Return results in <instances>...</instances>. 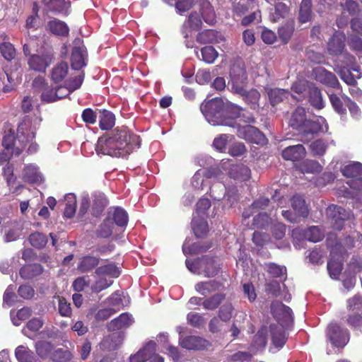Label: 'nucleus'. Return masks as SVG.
Here are the masks:
<instances>
[{"label":"nucleus","mask_w":362,"mask_h":362,"mask_svg":"<svg viewBox=\"0 0 362 362\" xmlns=\"http://www.w3.org/2000/svg\"><path fill=\"white\" fill-rule=\"evenodd\" d=\"M41 118L25 115L18 124L16 132L10 122L4 124L2 145L11 155L18 156L28 147L27 153H35L40 149V145L35 141L37 129L40 127Z\"/></svg>","instance_id":"obj_1"},{"label":"nucleus","mask_w":362,"mask_h":362,"mask_svg":"<svg viewBox=\"0 0 362 362\" xmlns=\"http://www.w3.org/2000/svg\"><path fill=\"white\" fill-rule=\"evenodd\" d=\"M139 146V136L131 132L127 127H121L99 137L95 150L98 153L103 155L124 157Z\"/></svg>","instance_id":"obj_2"},{"label":"nucleus","mask_w":362,"mask_h":362,"mask_svg":"<svg viewBox=\"0 0 362 362\" xmlns=\"http://www.w3.org/2000/svg\"><path fill=\"white\" fill-rule=\"evenodd\" d=\"M200 110L208 122L213 125H223V100L212 98L202 103Z\"/></svg>","instance_id":"obj_3"},{"label":"nucleus","mask_w":362,"mask_h":362,"mask_svg":"<svg viewBox=\"0 0 362 362\" xmlns=\"http://www.w3.org/2000/svg\"><path fill=\"white\" fill-rule=\"evenodd\" d=\"M230 81L232 83V89L235 93H245V86L247 84V71L244 65L240 64H234L230 71Z\"/></svg>","instance_id":"obj_4"},{"label":"nucleus","mask_w":362,"mask_h":362,"mask_svg":"<svg viewBox=\"0 0 362 362\" xmlns=\"http://www.w3.org/2000/svg\"><path fill=\"white\" fill-rule=\"evenodd\" d=\"M327 336L334 346L344 347L347 344L350 334L346 329H343L336 322H332L327 327Z\"/></svg>","instance_id":"obj_5"},{"label":"nucleus","mask_w":362,"mask_h":362,"mask_svg":"<svg viewBox=\"0 0 362 362\" xmlns=\"http://www.w3.org/2000/svg\"><path fill=\"white\" fill-rule=\"evenodd\" d=\"M312 75L317 81L324 84V86L332 87L340 91L342 90V86L336 75L323 68V66H316L313 69Z\"/></svg>","instance_id":"obj_6"},{"label":"nucleus","mask_w":362,"mask_h":362,"mask_svg":"<svg viewBox=\"0 0 362 362\" xmlns=\"http://www.w3.org/2000/svg\"><path fill=\"white\" fill-rule=\"evenodd\" d=\"M327 214L332 221V228L336 230L343 229L345 220L351 218V211L337 204L329 206Z\"/></svg>","instance_id":"obj_7"},{"label":"nucleus","mask_w":362,"mask_h":362,"mask_svg":"<svg viewBox=\"0 0 362 362\" xmlns=\"http://www.w3.org/2000/svg\"><path fill=\"white\" fill-rule=\"evenodd\" d=\"M238 136L250 143L262 144L266 143L267 137L257 127L253 125L247 124L245 127L238 128Z\"/></svg>","instance_id":"obj_8"},{"label":"nucleus","mask_w":362,"mask_h":362,"mask_svg":"<svg viewBox=\"0 0 362 362\" xmlns=\"http://www.w3.org/2000/svg\"><path fill=\"white\" fill-rule=\"evenodd\" d=\"M271 313L274 317L283 323H289L293 320L292 309L282 302L272 303Z\"/></svg>","instance_id":"obj_9"},{"label":"nucleus","mask_w":362,"mask_h":362,"mask_svg":"<svg viewBox=\"0 0 362 362\" xmlns=\"http://www.w3.org/2000/svg\"><path fill=\"white\" fill-rule=\"evenodd\" d=\"M243 110L238 105H233V103L223 100L222 106V117L223 122L222 125L233 126V120L235 118L240 117Z\"/></svg>","instance_id":"obj_10"},{"label":"nucleus","mask_w":362,"mask_h":362,"mask_svg":"<svg viewBox=\"0 0 362 362\" xmlns=\"http://www.w3.org/2000/svg\"><path fill=\"white\" fill-rule=\"evenodd\" d=\"M54 59L52 54H42L37 55L34 54L31 55L28 59V65L30 69L36 71H45L47 67L50 66Z\"/></svg>","instance_id":"obj_11"},{"label":"nucleus","mask_w":362,"mask_h":362,"mask_svg":"<svg viewBox=\"0 0 362 362\" xmlns=\"http://www.w3.org/2000/svg\"><path fill=\"white\" fill-rule=\"evenodd\" d=\"M306 117V110L304 107H298L292 112L289 121V125L293 129L297 130L300 134L301 138L303 136V130L305 127V121Z\"/></svg>","instance_id":"obj_12"},{"label":"nucleus","mask_w":362,"mask_h":362,"mask_svg":"<svg viewBox=\"0 0 362 362\" xmlns=\"http://www.w3.org/2000/svg\"><path fill=\"white\" fill-rule=\"evenodd\" d=\"M180 345L186 349L203 350L209 345V341L197 336H187L180 339Z\"/></svg>","instance_id":"obj_13"},{"label":"nucleus","mask_w":362,"mask_h":362,"mask_svg":"<svg viewBox=\"0 0 362 362\" xmlns=\"http://www.w3.org/2000/svg\"><path fill=\"white\" fill-rule=\"evenodd\" d=\"M221 267L215 257L204 255L201 257V271L206 276H214L218 274Z\"/></svg>","instance_id":"obj_14"},{"label":"nucleus","mask_w":362,"mask_h":362,"mask_svg":"<svg viewBox=\"0 0 362 362\" xmlns=\"http://www.w3.org/2000/svg\"><path fill=\"white\" fill-rule=\"evenodd\" d=\"M87 50L83 47L74 46L71 56V66L74 69H81L86 66Z\"/></svg>","instance_id":"obj_15"},{"label":"nucleus","mask_w":362,"mask_h":362,"mask_svg":"<svg viewBox=\"0 0 362 362\" xmlns=\"http://www.w3.org/2000/svg\"><path fill=\"white\" fill-rule=\"evenodd\" d=\"M108 216L111 221L119 227H126L129 221V214L121 206H112L108 209Z\"/></svg>","instance_id":"obj_16"},{"label":"nucleus","mask_w":362,"mask_h":362,"mask_svg":"<svg viewBox=\"0 0 362 362\" xmlns=\"http://www.w3.org/2000/svg\"><path fill=\"white\" fill-rule=\"evenodd\" d=\"M306 155V150L303 144L291 145L286 147L281 152L283 159L288 160H300Z\"/></svg>","instance_id":"obj_17"},{"label":"nucleus","mask_w":362,"mask_h":362,"mask_svg":"<svg viewBox=\"0 0 362 362\" xmlns=\"http://www.w3.org/2000/svg\"><path fill=\"white\" fill-rule=\"evenodd\" d=\"M269 331L274 346L278 348L283 347L287 340L283 325L272 324L269 325Z\"/></svg>","instance_id":"obj_18"},{"label":"nucleus","mask_w":362,"mask_h":362,"mask_svg":"<svg viewBox=\"0 0 362 362\" xmlns=\"http://www.w3.org/2000/svg\"><path fill=\"white\" fill-rule=\"evenodd\" d=\"M47 11L67 14L71 6L69 0H40Z\"/></svg>","instance_id":"obj_19"},{"label":"nucleus","mask_w":362,"mask_h":362,"mask_svg":"<svg viewBox=\"0 0 362 362\" xmlns=\"http://www.w3.org/2000/svg\"><path fill=\"white\" fill-rule=\"evenodd\" d=\"M296 233H298L302 238L311 242L320 241V240H322L325 237L324 233L321 231L319 226H312L299 231L293 230V234Z\"/></svg>","instance_id":"obj_20"},{"label":"nucleus","mask_w":362,"mask_h":362,"mask_svg":"<svg viewBox=\"0 0 362 362\" xmlns=\"http://www.w3.org/2000/svg\"><path fill=\"white\" fill-rule=\"evenodd\" d=\"M100 264V258L93 255H85L79 259L77 269L81 273H88L93 269L98 268Z\"/></svg>","instance_id":"obj_21"},{"label":"nucleus","mask_w":362,"mask_h":362,"mask_svg":"<svg viewBox=\"0 0 362 362\" xmlns=\"http://www.w3.org/2000/svg\"><path fill=\"white\" fill-rule=\"evenodd\" d=\"M322 129V127L319 122L308 119L305 117L303 138L300 140L304 143L309 142V141L313 139L315 134L320 132Z\"/></svg>","instance_id":"obj_22"},{"label":"nucleus","mask_w":362,"mask_h":362,"mask_svg":"<svg viewBox=\"0 0 362 362\" xmlns=\"http://www.w3.org/2000/svg\"><path fill=\"white\" fill-rule=\"evenodd\" d=\"M132 323V315L128 313H123L119 317L112 320L107 324V329L110 332L122 329V328L129 327Z\"/></svg>","instance_id":"obj_23"},{"label":"nucleus","mask_w":362,"mask_h":362,"mask_svg":"<svg viewBox=\"0 0 362 362\" xmlns=\"http://www.w3.org/2000/svg\"><path fill=\"white\" fill-rule=\"evenodd\" d=\"M221 286V284L218 281L209 280L197 283L195 289L201 295L206 296L211 295V293L219 291Z\"/></svg>","instance_id":"obj_24"},{"label":"nucleus","mask_w":362,"mask_h":362,"mask_svg":"<svg viewBox=\"0 0 362 362\" xmlns=\"http://www.w3.org/2000/svg\"><path fill=\"white\" fill-rule=\"evenodd\" d=\"M47 28L52 34L56 36L67 37L69 35V28L66 22L53 19L47 23Z\"/></svg>","instance_id":"obj_25"},{"label":"nucleus","mask_w":362,"mask_h":362,"mask_svg":"<svg viewBox=\"0 0 362 362\" xmlns=\"http://www.w3.org/2000/svg\"><path fill=\"white\" fill-rule=\"evenodd\" d=\"M223 40V35L214 29H207L202 32H199L197 35V42L200 44H213V42H218Z\"/></svg>","instance_id":"obj_26"},{"label":"nucleus","mask_w":362,"mask_h":362,"mask_svg":"<svg viewBox=\"0 0 362 362\" xmlns=\"http://www.w3.org/2000/svg\"><path fill=\"white\" fill-rule=\"evenodd\" d=\"M122 342V339L120 334H109L102 339L100 343V348L102 350H106L107 351H111V350L117 349Z\"/></svg>","instance_id":"obj_27"},{"label":"nucleus","mask_w":362,"mask_h":362,"mask_svg":"<svg viewBox=\"0 0 362 362\" xmlns=\"http://www.w3.org/2000/svg\"><path fill=\"white\" fill-rule=\"evenodd\" d=\"M201 16L206 23L213 25L216 21V16L214 9L209 0H201L200 1Z\"/></svg>","instance_id":"obj_28"},{"label":"nucleus","mask_w":362,"mask_h":362,"mask_svg":"<svg viewBox=\"0 0 362 362\" xmlns=\"http://www.w3.org/2000/svg\"><path fill=\"white\" fill-rule=\"evenodd\" d=\"M108 204V199L105 194L99 193L93 195L92 216L99 217Z\"/></svg>","instance_id":"obj_29"},{"label":"nucleus","mask_w":362,"mask_h":362,"mask_svg":"<svg viewBox=\"0 0 362 362\" xmlns=\"http://www.w3.org/2000/svg\"><path fill=\"white\" fill-rule=\"evenodd\" d=\"M115 125V116L110 110H100L99 127L102 130H110Z\"/></svg>","instance_id":"obj_30"},{"label":"nucleus","mask_w":362,"mask_h":362,"mask_svg":"<svg viewBox=\"0 0 362 362\" xmlns=\"http://www.w3.org/2000/svg\"><path fill=\"white\" fill-rule=\"evenodd\" d=\"M43 271V266L40 263H33L21 267L20 269V276L23 279H33L34 276H39Z\"/></svg>","instance_id":"obj_31"},{"label":"nucleus","mask_w":362,"mask_h":362,"mask_svg":"<svg viewBox=\"0 0 362 362\" xmlns=\"http://www.w3.org/2000/svg\"><path fill=\"white\" fill-rule=\"evenodd\" d=\"M291 206L299 216L307 217L309 214L308 206L305 199L300 194H294L291 198Z\"/></svg>","instance_id":"obj_32"},{"label":"nucleus","mask_w":362,"mask_h":362,"mask_svg":"<svg viewBox=\"0 0 362 362\" xmlns=\"http://www.w3.org/2000/svg\"><path fill=\"white\" fill-rule=\"evenodd\" d=\"M113 233V223L112 218L108 216V211L106 218L102 221L95 231V234L99 238H108Z\"/></svg>","instance_id":"obj_33"},{"label":"nucleus","mask_w":362,"mask_h":362,"mask_svg":"<svg viewBox=\"0 0 362 362\" xmlns=\"http://www.w3.org/2000/svg\"><path fill=\"white\" fill-rule=\"evenodd\" d=\"M267 95L269 103L272 105L275 106L276 104L282 103L285 98L289 95V92L284 88H269L267 90Z\"/></svg>","instance_id":"obj_34"},{"label":"nucleus","mask_w":362,"mask_h":362,"mask_svg":"<svg viewBox=\"0 0 362 362\" xmlns=\"http://www.w3.org/2000/svg\"><path fill=\"white\" fill-rule=\"evenodd\" d=\"M344 177H351V180L359 179L362 175V164L360 162H354L346 165L341 170Z\"/></svg>","instance_id":"obj_35"},{"label":"nucleus","mask_w":362,"mask_h":362,"mask_svg":"<svg viewBox=\"0 0 362 362\" xmlns=\"http://www.w3.org/2000/svg\"><path fill=\"white\" fill-rule=\"evenodd\" d=\"M309 102L313 107L322 109L325 107V102L322 98V93L320 88L317 86H310L309 89Z\"/></svg>","instance_id":"obj_36"},{"label":"nucleus","mask_w":362,"mask_h":362,"mask_svg":"<svg viewBox=\"0 0 362 362\" xmlns=\"http://www.w3.org/2000/svg\"><path fill=\"white\" fill-rule=\"evenodd\" d=\"M229 175L235 180H247L250 179L251 172L245 165H235L230 169Z\"/></svg>","instance_id":"obj_37"},{"label":"nucleus","mask_w":362,"mask_h":362,"mask_svg":"<svg viewBox=\"0 0 362 362\" xmlns=\"http://www.w3.org/2000/svg\"><path fill=\"white\" fill-rule=\"evenodd\" d=\"M69 66L66 62H60L57 64L51 71V78L55 83H60L67 76Z\"/></svg>","instance_id":"obj_38"},{"label":"nucleus","mask_w":362,"mask_h":362,"mask_svg":"<svg viewBox=\"0 0 362 362\" xmlns=\"http://www.w3.org/2000/svg\"><path fill=\"white\" fill-rule=\"evenodd\" d=\"M226 298L224 293H216L210 297L206 298L202 302L204 308L209 310H216Z\"/></svg>","instance_id":"obj_39"},{"label":"nucleus","mask_w":362,"mask_h":362,"mask_svg":"<svg viewBox=\"0 0 362 362\" xmlns=\"http://www.w3.org/2000/svg\"><path fill=\"white\" fill-rule=\"evenodd\" d=\"M15 354L19 362H42L35 358L33 353L28 347L19 346L15 350Z\"/></svg>","instance_id":"obj_40"},{"label":"nucleus","mask_w":362,"mask_h":362,"mask_svg":"<svg viewBox=\"0 0 362 362\" xmlns=\"http://www.w3.org/2000/svg\"><path fill=\"white\" fill-rule=\"evenodd\" d=\"M95 274L98 276H110L117 278L120 274V269L115 263H109L97 267L95 269Z\"/></svg>","instance_id":"obj_41"},{"label":"nucleus","mask_w":362,"mask_h":362,"mask_svg":"<svg viewBox=\"0 0 362 362\" xmlns=\"http://www.w3.org/2000/svg\"><path fill=\"white\" fill-rule=\"evenodd\" d=\"M344 47V42L337 36H332L327 42V52L332 56L341 54Z\"/></svg>","instance_id":"obj_42"},{"label":"nucleus","mask_w":362,"mask_h":362,"mask_svg":"<svg viewBox=\"0 0 362 362\" xmlns=\"http://www.w3.org/2000/svg\"><path fill=\"white\" fill-rule=\"evenodd\" d=\"M268 329L267 327H262L253 337L252 346L257 349H262L267 346Z\"/></svg>","instance_id":"obj_43"},{"label":"nucleus","mask_w":362,"mask_h":362,"mask_svg":"<svg viewBox=\"0 0 362 362\" xmlns=\"http://www.w3.org/2000/svg\"><path fill=\"white\" fill-rule=\"evenodd\" d=\"M153 344L148 341L135 354L130 356V362H146L148 360L150 351H153Z\"/></svg>","instance_id":"obj_44"},{"label":"nucleus","mask_w":362,"mask_h":362,"mask_svg":"<svg viewBox=\"0 0 362 362\" xmlns=\"http://www.w3.org/2000/svg\"><path fill=\"white\" fill-rule=\"evenodd\" d=\"M0 54L7 62H11L16 57V49L13 44L8 42L0 43Z\"/></svg>","instance_id":"obj_45"},{"label":"nucleus","mask_w":362,"mask_h":362,"mask_svg":"<svg viewBox=\"0 0 362 362\" xmlns=\"http://www.w3.org/2000/svg\"><path fill=\"white\" fill-rule=\"evenodd\" d=\"M312 18V0H304L300 2L299 9V22L306 23L310 21Z\"/></svg>","instance_id":"obj_46"},{"label":"nucleus","mask_w":362,"mask_h":362,"mask_svg":"<svg viewBox=\"0 0 362 362\" xmlns=\"http://www.w3.org/2000/svg\"><path fill=\"white\" fill-rule=\"evenodd\" d=\"M65 201L64 216L68 218H71L76 211V197L74 194H67L65 196Z\"/></svg>","instance_id":"obj_47"},{"label":"nucleus","mask_w":362,"mask_h":362,"mask_svg":"<svg viewBox=\"0 0 362 362\" xmlns=\"http://www.w3.org/2000/svg\"><path fill=\"white\" fill-rule=\"evenodd\" d=\"M192 228L197 237L205 236L209 231L208 223L203 218L194 219L192 221Z\"/></svg>","instance_id":"obj_48"},{"label":"nucleus","mask_w":362,"mask_h":362,"mask_svg":"<svg viewBox=\"0 0 362 362\" xmlns=\"http://www.w3.org/2000/svg\"><path fill=\"white\" fill-rule=\"evenodd\" d=\"M327 95L332 105V108L336 112L341 115H344V114L347 112L346 108L344 107V100L342 98L343 95H341V98L334 93H327Z\"/></svg>","instance_id":"obj_49"},{"label":"nucleus","mask_w":362,"mask_h":362,"mask_svg":"<svg viewBox=\"0 0 362 362\" xmlns=\"http://www.w3.org/2000/svg\"><path fill=\"white\" fill-rule=\"evenodd\" d=\"M343 266L344 264L340 260L333 259V258L329 260L327 264V269L331 278L339 279L342 272Z\"/></svg>","instance_id":"obj_50"},{"label":"nucleus","mask_w":362,"mask_h":362,"mask_svg":"<svg viewBox=\"0 0 362 362\" xmlns=\"http://www.w3.org/2000/svg\"><path fill=\"white\" fill-rule=\"evenodd\" d=\"M54 349V346L50 341H39L35 342V351L41 358L49 357Z\"/></svg>","instance_id":"obj_51"},{"label":"nucleus","mask_w":362,"mask_h":362,"mask_svg":"<svg viewBox=\"0 0 362 362\" xmlns=\"http://www.w3.org/2000/svg\"><path fill=\"white\" fill-rule=\"evenodd\" d=\"M339 67V75L341 79L348 84V86H351V84H358L356 76H354L351 71V68H347L346 66H338Z\"/></svg>","instance_id":"obj_52"},{"label":"nucleus","mask_w":362,"mask_h":362,"mask_svg":"<svg viewBox=\"0 0 362 362\" xmlns=\"http://www.w3.org/2000/svg\"><path fill=\"white\" fill-rule=\"evenodd\" d=\"M29 243L32 246L35 248H43L48 243L47 235H43L42 233H33L28 237Z\"/></svg>","instance_id":"obj_53"},{"label":"nucleus","mask_w":362,"mask_h":362,"mask_svg":"<svg viewBox=\"0 0 362 362\" xmlns=\"http://www.w3.org/2000/svg\"><path fill=\"white\" fill-rule=\"evenodd\" d=\"M241 95L244 97L247 103L250 104L252 108L256 107L261 98L260 93L255 90V88H252L250 90H247L245 88V93H241Z\"/></svg>","instance_id":"obj_54"},{"label":"nucleus","mask_w":362,"mask_h":362,"mask_svg":"<svg viewBox=\"0 0 362 362\" xmlns=\"http://www.w3.org/2000/svg\"><path fill=\"white\" fill-rule=\"evenodd\" d=\"M294 31V25L293 23H289L287 22L284 24L282 26L279 27L278 30V33L280 39L283 42L286 44V42H289L291 36L293 35Z\"/></svg>","instance_id":"obj_55"},{"label":"nucleus","mask_w":362,"mask_h":362,"mask_svg":"<svg viewBox=\"0 0 362 362\" xmlns=\"http://www.w3.org/2000/svg\"><path fill=\"white\" fill-rule=\"evenodd\" d=\"M59 90H54L53 88H48L47 83H46V86L41 95L42 100L45 103H54V101L57 100V99L63 98V95L59 94Z\"/></svg>","instance_id":"obj_56"},{"label":"nucleus","mask_w":362,"mask_h":362,"mask_svg":"<svg viewBox=\"0 0 362 362\" xmlns=\"http://www.w3.org/2000/svg\"><path fill=\"white\" fill-rule=\"evenodd\" d=\"M85 77V73L82 72L79 76H74V78H69L65 81L67 86V94L73 93L76 89L80 88Z\"/></svg>","instance_id":"obj_57"},{"label":"nucleus","mask_w":362,"mask_h":362,"mask_svg":"<svg viewBox=\"0 0 362 362\" xmlns=\"http://www.w3.org/2000/svg\"><path fill=\"white\" fill-rule=\"evenodd\" d=\"M201 54L204 62L208 64L214 63L217 59L218 53L213 46H205L201 49Z\"/></svg>","instance_id":"obj_58"},{"label":"nucleus","mask_w":362,"mask_h":362,"mask_svg":"<svg viewBox=\"0 0 362 362\" xmlns=\"http://www.w3.org/2000/svg\"><path fill=\"white\" fill-rule=\"evenodd\" d=\"M234 307L231 303H225L218 310V316L222 322H228L233 317Z\"/></svg>","instance_id":"obj_59"},{"label":"nucleus","mask_w":362,"mask_h":362,"mask_svg":"<svg viewBox=\"0 0 362 362\" xmlns=\"http://www.w3.org/2000/svg\"><path fill=\"white\" fill-rule=\"evenodd\" d=\"M346 308L350 313L361 312L362 310V296L355 295L349 298L346 302Z\"/></svg>","instance_id":"obj_60"},{"label":"nucleus","mask_w":362,"mask_h":362,"mask_svg":"<svg viewBox=\"0 0 362 362\" xmlns=\"http://www.w3.org/2000/svg\"><path fill=\"white\" fill-rule=\"evenodd\" d=\"M290 8L286 4L278 2L274 6V12L273 13L274 21H279L281 18H286L289 14Z\"/></svg>","instance_id":"obj_61"},{"label":"nucleus","mask_w":362,"mask_h":362,"mask_svg":"<svg viewBox=\"0 0 362 362\" xmlns=\"http://www.w3.org/2000/svg\"><path fill=\"white\" fill-rule=\"evenodd\" d=\"M327 145L322 139H317L312 142L310 148L313 155L322 156L326 153Z\"/></svg>","instance_id":"obj_62"},{"label":"nucleus","mask_w":362,"mask_h":362,"mask_svg":"<svg viewBox=\"0 0 362 362\" xmlns=\"http://www.w3.org/2000/svg\"><path fill=\"white\" fill-rule=\"evenodd\" d=\"M187 322L194 327H202L204 324V317L199 313L191 312L187 315Z\"/></svg>","instance_id":"obj_63"},{"label":"nucleus","mask_w":362,"mask_h":362,"mask_svg":"<svg viewBox=\"0 0 362 362\" xmlns=\"http://www.w3.org/2000/svg\"><path fill=\"white\" fill-rule=\"evenodd\" d=\"M347 323L351 327H359L362 325V311L351 313L347 316Z\"/></svg>","instance_id":"obj_64"}]
</instances>
